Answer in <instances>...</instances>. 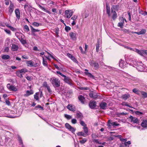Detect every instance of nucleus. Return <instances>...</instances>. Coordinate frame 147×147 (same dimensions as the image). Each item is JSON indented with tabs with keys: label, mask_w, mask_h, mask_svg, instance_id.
I'll list each match as a JSON object with an SVG mask.
<instances>
[{
	"label": "nucleus",
	"mask_w": 147,
	"mask_h": 147,
	"mask_svg": "<svg viewBox=\"0 0 147 147\" xmlns=\"http://www.w3.org/2000/svg\"><path fill=\"white\" fill-rule=\"evenodd\" d=\"M50 80L54 87H58L60 86V82L58 79L53 77L50 79Z\"/></svg>",
	"instance_id": "1"
},
{
	"label": "nucleus",
	"mask_w": 147,
	"mask_h": 147,
	"mask_svg": "<svg viewBox=\"0 0 147 147\" xmlns=\"http://www.w3.org/2000/svg\"><path fill=\"white\" fill-rule=\"evenodd\" d=\"M27 71L26 68H24L20 70H19L16 72V75L18 77L22 78L23 77L22 74Z\"/></svg>",
	"instance_id": "2"
},
{
	"label": "nucleus",
	"mask_w": 147,
	"mask_h": 147,
	"mask_svg": "<svg viewBox=\"0 0 147 147\" xmlns=\"http://www.w3.org/2000/svg\"><path fill=\"white\" fill-rule=\"evenodd\" d=\"M73 13V11L71 10H66L65 11V16L67 18H69L72 15Z\"/></svg>",
	"instance_id": "3"
},
{
	"label": "nucleus",
	"mask_w": 147,
	"mask_h": 147,
	"mask_svg": "<svg viewBox=\"0 0 147 147\" xmlns=\"http://www.w3.org/2000/svg\"><path fill=\"white\" fill-rule=\"evenodd\" d=\"M143 64L141 62H138V65L136 67L137 69L139 71H142L144 70Z\"/></svg>",
	"instance_id": "4"
},
{
	"label": "nucleus",
	"mask_w": 147,
	"mask_h": 147,
	"mask_svg": "<svg viewBox=\"0 0 147 147\" xmlns=\"http://www.w3.org/2000/svg\"><path fill=\"white\" fill-rule=\"evenodd\" d=\"M65 127L69 131H71L72 132H74L76 130V128H74L70 125L69 123H66L65 125Z\"/></svg>",
	"instance_id": "5"
},
{
	"label": "nucleus",
	"mask_w": 147,
	"mask_h": 147,
	"mask_svg": "<svg viewBox=\"0 0 147 147\" xmlns=\"http://www.w3.org/2000/svg\"><path fill=\"white\" fill-rule=\"evenodd\" d=\"M127 63L126 62L123 60L121 59L119 61V65L121 68H125L126 66Z\"/></svg>",
	"instance_id": "6"
},
{
	"label": "nucleus",
	"mask_w": 147,
	"mask_h": 147,
	"mask_svg": "<svg viewBox=\"0 0 147 147\" xmlns=\"http://www.w3.org/2000/svg\"><path fill=\"white\" fill-rule=\"evenodd\" d=\"M89 105L90 108L94 109L96 107V102L94 101H91L90 102Z\"/></svg>",
	"instance_id": "7"
},
{
	"label": "nucleus",
	"mask_w": 147,
	"mask_h": 147,
	"mask_svg": "<svg viewBox=\"0 0 147 147\" xmlns=\"http://www.w3.org/2000/svg\"><path fill=\"white\" fill-rule=\"evenodd\" d=\"M91 65L94 67L96 69L98 68L99 67V65L97 62H95L94 61H91L90 62Z\"/></svg>",
	"instance_id": "8"
},
{
	"label": "nucleus",
	"mask_w": 147,
	"mask_h": 147,
	"mask_svg": "<svg viewBox=\"0 0 147 147\" xmlns=\"http://www.w3.org/2000/svg\"><path fill=\"white\" fill-rule=\"evenodd\" d=\"M64 81L68 84L70 86H73V84L72 83V81L68 77H66V78H64L63 79Z\"/></svg>",
	"instance_id": "9"
},
{
	"label": "nucleus",
	"mask_w": 147,
	"mask_h": 147,
	"mask_svg": "<svg viewBox=\"0 0 147 147\" xmlns=\"http://www.w3.org/2000/svg\"><path fill=\"white\" fill-rule=\"evenodd\" d=\"M69 35L71 38L73 40H75L76 39V33L75 32H71L69 33Z\"/></svg>",
	"instance_id": "10"
},
{
	"label": "nucleus",
	"mask_w": 147,
	"mask_h": 147,
	"mask_svg": "<svg viewBox=\"0 0 147 147\" xmlns=\"http://www.w3.org/2000/svg\"><path fill=\"white\" fill-rule=\"evenodd\" d=\"M146 30L145 29H142L140 31L138 32H131V33L132 34L136 33L138 35H140L144 34L146 33Z\"/></svg>",
	"instance_id": "11"
},
{
	"label": "nucleus",
	"mask_w": 147,
	"mask_h": 147,
	"mask_svg": "<svg viewBox=\"0 0 147 147\" xmlns=\"http://www.w3.org/2000/svg\"><path fill=\"white\" fill-rule=\"evenodd\" d=\"M9 40L8 39H7L6 40L5 42V52H7L9 50Z\"/></svg>",
	"instance_id": "12"
},
{
	"label": "nucleus",
	"mask_w": 147,
	"mask_h": 147,
	"mask_svg": "<svg viewBox=\"0 0 147 147\" xmlns=\"http://www.w3.org/2000/svg\"><path fill=\"white\" fill-rule=\"evenodd\" d=\"M78 98L81 103L84 104L85 102V98L84 96L82 95H80L78 96Z\"/></svg>",
	"instance_id": "13"
},
{
	"label": "nucleus",
	"mask_w": 147,
	"mask_h": 147,
	"mask_svg": "<svg viewBox=\"0 0 147 147\" xmlns=\"http://www.w3.org/2000/svg\"><path fill=\"white\" fill-rule=\"evenodd\" d=\"M107 104L105 102H102L100 103V108L105 110L106 109L107 107Z\"/></svg>",
	"instance_id": "14"
},
{
	"label": "nucleus",
	"mask_w": 147,
	"mask_h": 147,
	"mask_svg": "<svg viewBox=\"0 0 147 147\" xmlns=\"http://www.w3.org/2000/svg\"><path fill=\"white\" fill-rule=\"evenodd\" d=\"M129 118L131 119V121L133 122L134 123H138L139 122V120L137 118L131 116H130Z\"/></svg>",
	"instance_id": "15"
},
{
	"label": "nucleus",
	"mask_w": 147,
	"mask_h": 147,
	"mask_svg": "<svg viewBox=\"0 0 147 147\" xmlns=\"http://www.w3.org/2000/svg\"><path fill=\"white\" fill-rule=\"evenodd\" d=\"M67 108L71 111H76V108L74 106L71 104L69 105L67 107Z\"/></svg>",
	"instance_id": "16"
},
{
	"label": "nucleus",
	"mask_w": 147,
	"mask_h": 147,
	"mask_svg": "<svg viewBox=\"0 0 147 147\" xmlns=\"http://www.w3.org/2000/svg\"><path fill=\"white\" fill-rule=\"evenodd\" d=\"M85 74L87 75L88 77L94 78V77L93 75H92L91 73L88 72V70L87 69H85Z\"/></svg>",
	"instance_id": "17"
},
{
	"label": "nucleus",
	"mask_w": 147,
	"mask_h": 147,
	"mask_svg": "<svg viewBox=\"0 0 147 147\" xmlns=\"http://www.w3.org/2000/svg\"><path fill=\"white\" fill-rule=\"evenodd\" d=\"M15 14L17 18L19 19L20 17V12L18 9H16L15 11Z\"/></svg>",
	"instance_id": "18"
},
{
	"label": "nucleus",
	"mask_w": 147,
	"mask_h": 147,
	"mask_svg": "<svg viewBox=\"0 0 147 147\" xmlns=\"http://www.w3.org/2000/svg\"><path fill=\"white\" fill-rule=\"evenodd\" d=\"M130 97V95L129 94H123L121 96V98L123 99L126 100Z\"/></svg>",
	"instance_id": "19"
},
{
	"label": "nucleus",
	"mask_w": 147,
	"mask_h": 147,
	"mask_svg": "<svg viewBox=\"0 0 147 147\" xmlns=\"http://www.w3.org/2000/svg\"><path fill=\"white\" fill-rule=\"evenodd\" d=\"M67 56L70 59H71L74 62H78L77 60L75 59L74 57L72 55L69 54L67 53Z\"/></svg>",
	"instance_id": "20"
},
{
	"label": "nucleus",
	"mask_w": 147,
	"mask_h": 147,
	"mask_svg": "<svg viewBox=\"0 0 147 147\" xmlns=\"http://www.w3.org/2000/svg\"><path fill=\"white\" fill-rule=\"evenodd\" d=\"M26 63L27 65L28 66H35L34 65V62L31 60L27 61Z\"/></svg>",
	"instance_id": "21"
},
{
	"label": "nucleus",
	"mask_w": 147,
	"mask_h": 147,
	"mask_svg": "<svg viewBox=\"0 0 147 147\" xmlns=\"http://www.w3.org/2000/svg\"><path fill=\"white\" fill-rule=\"evenodd\" d=\"M18 49V47L17 45L13 44L11 47V50L13 51H17Z\"/></svg>",
	"instance_id": "22"
},
{
	"label": "nucleus",
	"mask_w": 147,
	"mask_h": 147,
	"mask_svg": "<svg viewBox=\"0 0 147 147\" xmlns=\"http://www.w3.org/2000/svg\"><path fill=\"white\" fill-rule=\"evenodd\" d=\"M141 95L142 96L143 98H145L147 97V93L143 91H141L139 96Z\"/></svg>",
	"instance_id": "23"
},
{
	"label": "nucleus",
	"mask_w": 147,
	"mask_h": 147,
	"mask_svg": "<svg viewBox=\"0 0 147 147\" xmlns=\"http://www.w3.org/2000/svg\"><path fill=\"white\" fill-rule=\"evenodd\" d=\"M15 35L19 39H20V38H22V36H23V34L19 32H16Z\"/></svg>",
	"instance_id": "24"
},
{
	"label": "nucleus",
	"mask_w": 147,
	"mask_h": 147,
	"mask_svg": "<svg viewBox=\"0 0 147 147\" xmlns=\"http://www.w3.org/2000/svg\"><path fill=\"white\" fill-rule=\"evenodd\" d=\"M18 90V88L13 85L10 86V90L16 92Z\"/></svg>",
	"instance_id": "25"
},
{
	"label": "nucleus",
	"mask_w": 147,
	"mask_h": 147,
	"mask_svg": "<svg viewBox=\"0 0 147 147\" xmlns=\"http://www.w3.org/2000/svg\"><path fill=\"white\" fill-rule=\"evenodd\" d=\"M141 124L143 127H147V120H143Z\"/></svg>",
	"instance_id": "26"
},
{
	"label": "nucleus",
	"mask_w": 147,
	"mask_h": 147,
	"mask_svg": "<svg viewBox=\"0 0 147 147\" xmlns=\"http://www.w3.org/2000/svg\"><path fill=\"white\" fill-rule=\"evenodd\" d=\"M138 62L136 60H134L131 61L130 63L132 66H135L136 67L137 65H138Z\"/></svg>",
	"instance_id": "27"
},
{
	"label": "nucleus",
	"mask_w": 147,
	"mask_h": 147,
	"mask_svg": "<svg viewBox=\"0 0 147 147\" xmlns=\"http://www.w3.org/2000/svg\"><path fill=\"white\" fill-rule=\"evenodd\" d=\"M112 18L113 20H115L117 18V14L115 11H113V10L112 11Z\"/></svg>",
	"instance_id": "28"
},
{
	"label": "nucleus",
	"mask_w": 147,
	"mask_h": 147,
	"mask_svg": "<svg viewBox=\"0 0 147 147\" xmlns=\"http://www.w3.org/2000/svg\"><path fill=\"white\" fill-rule=\"evenodd\" d=\"M107 13L108 14V16L110 17L111 14L110 13V7L107 5L106 6Z\"/></svg>",
	"instance_id": "29"
},
{
	"label": "nucleus",
	"mask_w": 147,
	"mask_h": 147,
	"mask_svg": "<svg viewBox=\"0 0 147 147\" xmlns=\"http://www.w3.org/2000/svg\"><path fill=\"white\" fill-rule=\"evenodd\" d=\"M33 93V92L32 90L29 91L27 90L26 92V94L24 95V96H28L31 94H32Z\"/></svg>",
	"instance_id": "30"
},
{
	"label": "nucleus",
	"mask_w": 147,
	"mask_h": 147,
	"mask_svg": "<svg viewBox=\"0 0 147 147\" xmlns=\"http://www.w3.org/2000/svg\"><path fill=\"white\" fill-rule=\"evenodd\" d=\"M132 91L134 93L139 95H140V93L141 92L140 90H139L136 88H134L133 89Z\"/></svg>",
	"instance_id": "31"
},
{
	"label": "nucleus",
	"mask_w": 147,
	"mask_h": 147,
	"mask_svg": "<svg viewBox=\"0 0 147 147\" xmlns=\"http://www.w3.org/2000/svg\"><path fill=\"white\" fill-rule=\"evenodd\" d=\"M18 140L19 142V143L22 145V147H24L22 140L21 137L19 135H18Z\"/></svg>",
	"instance_id": "32"
},
{
	"label": "nucleus",
	"mask_w": 147,
	"mask_h": 147,
	"mask_svg": "<svg viewBox=\"0 0 147 147\" xmlns=\"http://www.w3.org/2000/svg\"><path fill=\"white\" fill-rule=\"evenodd\" d=\"M83 117L82 114L80 112H78L76 114V117L78 118L81 119Z\"/></svg>",
	"instance_id": "33"
},
{
	"label": "nucleus",
	"mask_w": 147,
	"mask_h": 147,
	"mask_svg": "<svg viewBox=\"0 0 147 147\" xmlns=\"http://www.w3.org/2000/svg\"><path fill=\"white\" fill-rule=\"evenodd\" d=\"M1 58L3 59H9V56L7 55H2Z\"/></svg>",
	"instance_id": "34"
},
{
	"label": "nucleus",
	"mask_w": 147,
	"mask_h": 147,
	"mask_svg": "<svg viewBox=\"0 0 147 147\" xmlns=\"http://www.w3.org/2000/svg\"><path fill=\"white\" fill-rule=\"evenodd\" d=\"M137 52L140 55L142 56H144V50H137Z\"/></svg>",
	"instance_id": "35"
},
{
	"label": "nucleus",
	"mask_w": 147,
	"mask_h": 147,
	"mask_svg": "<svg viewBox=\"0 0 147 147\" xmlns=\"http://www.w3.org/2000/svg\"><path fill=\"white\" fill-rule=\"evenodd\" d=\"M32 32H39L40 30L38 29H36L34 28L32 26H30Z\"/></svg>",
	"instance_id": "36"
},
{
	"label": "nucleus",
	"mask_w": 147,
	"mask_h": 147,
	"mask_svg": "<svg viewBox=\"0 0 147 147\" xmlns=\"http://www.w3.org/2000/svg\"><path fill=\"white\" fill-rule=\"evenodd\" d=\"M100 42H99L97 41V43L96 44V50L97 52H98L99 51V47Z\"/></svg>",
	"instance_id": "37"
},
{
	"label": "nucleus",
	"mask_w": 147,
	"mask_h": 147,
	"mask_svg": "<svg viewBox=\"0 0 147 147\" xmlns=\"http://www.w3.org/2000/svg\"><path fill=\"white\" fill-rule=\"evenodd\" d=\"M122 105H125L127 106L128 107H129L133 108V107L130 106L129 105L127 102H122Z\"/></svg>",
	"instance_id": "38"
},
{
	"label": "nucleus",
	"mask_w": 147,
	"mask_h": 147,
	"mask_svg": "<svg viewBox=\"0 0 147 147\" xmlns=\"http://www.w3.org/2000/svg\"><path fill=\"white\" fill-rule=\"evenodd\" d=\"M78 135L79 136H82L84 137H86V134H85L82 132H79L78 134Z\"/></svg>",
	"instance_id": "39"
},
{
	"label": "nucleus",
	"mask_w": 147,
	"mask_h": 147,
	"mask_svg": "<svg viewBox=\"0 0 147 147\" xmlns=\"http://www.w3.org/2000/svg\"><path fill=\"white\" fill-rule=\"evenodd\" d=\"M38 94V92H36L34 95V98L36 100H39Z\"/></svg>",
	"instance_id": "40"
},
{
	"label": "nucleus",
	"mask_w": 147,
	"mask_h": 147,
	"mask_svg": "<svg viewBox=\"0 0 147 147\" xmlns=\"http://www.w3.org/2000/svg\"><path fill=\"white\" fill-rule=\"evenodd\" d=\"M22 43L23 44H25L26 43V40L22 38H22H20V39H19Z\"/></svg>",
	"instance_id": "41"
},
{
	"label": "nucleus",
	"mask_w": 147,
	"mask_h": 147,
	"mask_svg": "<svg viewBox=\"0 0 147 147\" xmlns=\"http://www.w3.org/2000/svg\"><path fill=\"white\" fill-rule=\"evenodd\" d=\"M42 63L43 65L45 66H47V61L44 59V58L43 57V62Z\"/></svg>",
	"instance_id": "42"
},
{
	"label": "nucleus",
	"mask_w": 147,
	"mask_h": 147,
	"mask_svg": "<svg viewBox=\"0 0 147 147\" xmlns=\"http://www.w3.org/2000/svg\"><path fill=\"white\" fill-rule=\"evenodd\" d=\"M84 132L86 134L88 132V130L87 127H84L83 128Z\"/></svg>",
	"instance_id": "43"
},
{
	"label": "nucleus",
	"mask_w": 147,
	"mask_h": 147,
	"mask_svg": "<svg viewBox=\"0 0 147 147\" xmlns=\"http://www.w3.org/2000/svg\"><path fill=\"white\" fill-rule=\"evenodd\" d=\"M87 141V139L86 138H84L80 141V142L82 144L84 143Z\"/></svg>",
	"instance_id": "44"
},
{
	"label": "nucleus",
	"mask_w": 147,
	"mask_h": 147,
	"mask_svg": "<svg viewBox=\"0 0 147 147\" xmlns=\"http://www.w3.org/2000/svg\"><path fill=\"white\" fill-rule=\"evenodd\" d=\"M40 24H40H39L37 22H34L32 23V25L34 26L38 27V26Z\"/></svg>",
	"instance_id": "45"
},
{
	"label": "nucleus",
	"mask_w": 147,
	"mask_h": 147,
	"mask_svg": "<svg viewBox=\"0 0 147 147\" xmlns=\"http://www.w3.org/2000/svg\"><path fill=\"white\" fill-rule=\"evenodd\" d=\"M126 114V113H125L124 112L120 113H118L117 114V115L119 117L121 115H124Z\"/></svg>",
	"instance_id": "46"
},
{
	"label": "nucleus",
	"mask_w": 147,
	"mask_h": 147,
	"mask_svg": "<svg viewBox=\"0 0 147 147\" xmlns=\"http://www.w3.org/2000/svg\"><path fill=\"white\" fill-rule=\"evenodd\" d=\"M65 117L66 118H67L68 119H71V118H72V117L71 116L69 115H67V114H65Z\"/></svg>",
	"instance_id": "47"
},
{
	"label": "nucleus",
	"mask_w": 147,
	"mask_h": 147,
	"mask_svg": "<svg viewBox=\"0 0 147 147\" xmlns=\"http://www.w3.org/2000/svg\"><path fill=\"white\" fill-rule=\"evenodd\" d=\"M140 13L144 16H146L147 14V12L144 11H142L140 12Z\"/></svg>",
	"instance_id": "48"
},
{
	"label": "nucleus",
	"mask_w": 147,
	"mask_h": 147,
	"mask_svg": "<svg viewBox=\"0 0 147 147\" xmlns=\"http://www.w3.org/2000/svg\"><path fill=\"white\" fill-rule=\"evenodd\" d=\"M47 88L48 92L50 94H51L52 93V91L51 90L49 86H47Z\"/></svg>",
	"instance_id": "49"
},
{
	"label": "nucleus",
	"mask_w": 147,
	"mask_h": 147,
	"mask_svg": "<svg viewBox=\"0 0 147 147\" xmlns=\"http://www.w3.org/2000/svg\"><path fill=\"white\" fill-rule=\"evenodd\" d=\"M123 24H124V23H123V22H119L118 24V26L120 27L121 28H122L123 27Z\"/></svg>",
	"instance_id": "50"
},
{
	"label": "nucleus",
	"mask_w": 147,
	"mask_h": 147,
	"mask_svg": "<svg viewBox=\"0 0 147 147\" xmlns=\"http://www.w3.org/2000/svg\"><path fill=\"white\" fill-rule=\"evenodd\" d=\"M93 98L94 99H96L98 96V95H97V94L96 93H93Z\"/></svg>",
	"instance_id": "51"
},
{
	"label": "nucleus",
	"mask_w": 147,
	"mask_h": 147,
	"mask_svg": "<svg viewBox=\"0 0 147 147\" xmlns=\"http://www.w3.org/2000/svg\"><path fill=\"white\" fill-rule=\"evenodd\" d=\"M24 28L27 31H28L29 30V29L28 26L26 25H25L24 26Z\"/></svg>",
	"instance_id": "52"
},
{
	"label": "nucleus",
	"mask_w": 147,
	"mask_h": 147,
	"mask_svg": "<svg viewBox=\"0 0 147 147\" xmlns=\"http://www.w3.org/2000/svg\"><path fill=\"white\" fill-rule=\"evenodd\" d=\"M38 6L40 8V9H41L43 11H46V9H45V8L44 7H42V6L40 5L39 4H38Z\"/></svg>",
	"instance_id": "53"
},
{
	"label": "nucleus",
	"mask_w": 147,
	"mask_h": 147,
	"mask_svg": "<svg viewBox=\"0 0 147 147\" xmlns=\"http://www.w3.org/2000/svg\"><path fill=\"white\" fill-rule=\"evenodd\" d=\"M80 123L81 125L84 127H85L86 125L85 123L82 121L80 120Z\"/></svg>",
	"instance_id": "54"
},
{
	"label": "nucleus",
	"mask_w": 147,
	"mask_h": 147,
	"mask_svg": "<svg viewBox=\"0 0 147 147\" xmlns=\"http://www.w3.org/2000/svg\"><path fill=\"white\" fill-rule=\"evenodd\" d=\"M10 7V10L12 11H13V5L12 3H11Z\"/></svg>",
	"instance_id": "55"
},
{
	"label": "nucleus",
	"mask_w": 147,
	"mask_h": 147,
	"mask_svg": "<svg viewBox=\"0 0 147 147\" xmlns=\"http://www.w3.org/2000/svg\"><path fill=\"white\" fill-rule=\"evenodd\" d=\"M93 141L98 144H101V143L97 139H94Z\"/></svg>",
	"instance_id": "56"
},
{
	"label": "nucleus",
	"mask_w": 147,
	"mask_h": 147,
	"mask_svg": "<svg viewBox=\"0 0 147 147\" xmlns=\"http://www.w3.org/2000/svg\"><path fill=\"white\" fill-rule=\"evenodd\" d=\"M65 30L67 32L71 30V28L69 26H66L65 28Z\"/></svg>",
	"instance_id": "57"
},
{
	"label": "nucleus",
	"mask_w": 147,
	"mask_h": 147,
	"mask_svg": "<svg viewBox=\"0 0 147 147\" xmlns=\"http://www.w3.org/2000/svg\"><path fill=\"white\" fill-rule=\"evenodd\" d=\"M10 29H11L12 31H16L17 30L16 28H13L10 26Z\"/></svg>",
	"instance_id": "58"
},
{
	"label": "nucleus",
	"mask_w": 147,
	"mask_h": 147,
	"mask_svg": "<svg viewBox=\"0 0 147 147\" xmlns=\"http://www.w3.org/2000/svg\"><path fill=\"white\" fill-rule=\"evenodd\" d=\"M123 31L124 32L127 33H129L130 32L131 33V32L129 30L127 29L123 30Z\"/></svg>",
	"instance_id": "59"
},
{
	"label": "nucleus",
	"mask_w": 147,
	"mask_h": 147,
	"mask_svg": "<svg viewBox=\"0 0 147 147\" xmlns=\"http://www.w3.org/2000/svg\"><path fill=\"white\" fill-rule=\"evenodd\" d=\"M35 108H40L42 110H43V107H41L40 105H38L35 107Z\"/></svg>",
	"instance_id": "60"
},
{
	"label": "nucleus",
	"mask_w": 147,
	"mask_h": 147,
	"mask_svg": "<svg viewBox=\"0 0 147 147\" xmlns=\"http://www.w3.org/2000/svg\"><path fill=\"white\" fill-rule=\"evenodd\" d=\"M71 123L73 124H76L77 123V120L76 119H73L71 120Z\"/></svg>",
	"instance_id": "61"
},
{
	"label": "nucleus",
	"mask_w": 147,
	"mask_h": 147,
	"mask_svg": "<svg viewBox=\"0 0 147 147\" xmlns=\"http://www.w3.org/2000/svg\"><path fill=\"white\" fill-rule=\"evenodd\" d=\"M43 86L46 88L47 87V86H49L47 85V82H44L43 84Z\"/></svg>",
	"instance_id": "62"
},
{
	"label": "nucleus",
	"mask_w": 147,
	"mask_h": 147,
	"mask_svg": "<svg viewBox=\"0 0 147 147\" xmlns=\"http://www.w3.org/2000/svg\"><path fill=\"white\" fill-rule=\"evenodd\" d=\"M78 16L76 15H74L72 17H71V19L73 20H75L77 18Z\"/></svg>",
	"instance_id": "63"
},
{
	"label": "nucleus",
	"mask_w": 147,
	"mask_h": 147,
	"mask_svg": "<svg viewBox=\"0 0 147 147\" xmlns=\"http://www.w3.org/2000/svg\"><path fill=\"white\" fill-rule=\"evenodd\" d=\"M131 142L130 141H128L127 142H125L124 143L125 145V146H127V144L129 145L131 144Z\"/></svg>",
	"instance_id": "64"
}]
</instances>
